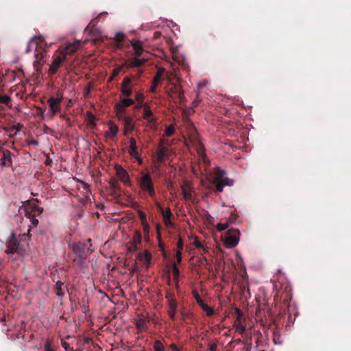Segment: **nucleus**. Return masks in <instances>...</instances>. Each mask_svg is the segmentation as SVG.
Instances as JSON below:
<instances>
[{"mask_svg": "<svg viewBox=\"0 0 351 351\" xmlns=\"http://www.w3.org/2000/svg\"><path fill=\"white\" fill-rule=\"evenodd\" d=\"M19 242L15 234L12 233L7 242V249L5 252L7 254H14L19 249Z\"/></svg>", "mask_w": 351, "mask_h": 351, "instance_id": "obj_8", "label": "nucleus"}, {"mask_svg": "<svg viewBox=\"0 0 351 351\" xmlns=\"http://www.w3.org/2000/svg\"><path fill=\"white\" fill-rule=\"evenodd\" d=\"M152 117H153L152 111L150 110L149 106H145L144 108L143 119L147 120V119L152 118Z\"/></svg>", "mask_w": 351, "mask_h": 351, "instance_id": "obj_33", "label": "nucleus"}, {"mask_svg": "<svg viewBox=\"0 0 351 351\" xmlns=\"http://www.w3.org/2000/svg\"><path fill=\"white\" fill-rule=\"evenodd\" d=\"M139 217L141 218L142 223H145V222H147V221L146 215H145V213L144 212L139 211Z\"/></svg>", "mask_w": 351, "mask_h": 351, "instance_id": "obj_53", "label": "nucleus"}, {"mask_svg": "<svg viewBox=\"0 0 351 351\" xmlns=\"http://www.w3.org/2000/svg\"><path fill=\"white\" fill-rule=\"evenodd\" d=\"M65 55L60 53V55L54 58L51 64L50 65L49 72L50 74L53 75L56 73L60 66L66 60Z\"/></svg>", "mask_w": 351, "mask_h": 351, "instance_id": "obj_9", "label": "nucleus"}, {"mask_svg": "<svg viewBox=\"0 0 351 351\" xmlns=\"http://www.w3.org/2000/svg\"><path fill=\"white\" fill-rule=\"evenodd\" d=\"M171 269L173 280L176 282V285L178 287L180 276V270L176 263H173Z\"/></svg>", "mask_w": 351, "mask_h": 351, "instance_id": "obj_26", "label": "nucleus"}, {"mask_svg": "<svg viewBox=\"0 0 351 351\" xmlns=\"http://www.w3.org/2000/svg\"><path fill=\"white\" fill-rule=\"evenodd\" d=\"M117 175L120 180L125 184H127L130 182V178L128 172L121 166L117 168Z\"/></svg>", "mask_w": 351, "mask_h": 351, "instance_id": "obj_17", "label": "nucleus"}, {"mask_svg": "<svg viewBox=\"0 0 351 351\" xmlns=\"http://www.w3.org/2000/svg\"><path fill=\"white\" fill-rule=\"evenodd\" d=\"M56 293L58 297H63L69 293L66 285L61 281H58L55 285Z\"/></svg>", "mask_w": 351, "mask_h": 351, "instance_id": "obj_11", "label": "nucleus"}, {"mask_svg": "<svg viewBox=\"0 0 351 351\" xmlns=\"http://www.w3.org/2000/svg\"><path fill=\"white\" fill-rule=\"evenodd\" d=\"M195 297L197 302L200 306V307H209L208 305L204 304L202 299L197 293L195 294Z\"/></svg>", "mask_w": 351, "mask_h": 351, "instance_id": "obj_46", "label": "nucleus"}, {"mask_svg": "<svg viewBox=\"0 0 351 351\" xmlns=\"http://www.w3.org/2000/svg\"><path fill=\"white\" fill-rule=\"evenodd\" d=\"M182 193L186 199H191L193 197L192 189L188 182H184L181 186Z\"/></svg>", "mask_w": 351, "mask_h": 351, "instance_id": "obj_18", "label": "nucleus"}, {"mask_svg": "<svg viewBox=\"0 0 351 351\" xmlns=\"http://www.w3.org/2000/svg\"><path fill=\"white\" fill-rule=\"evenodd\" d=\"M171 311H169V316L172 318V319H174V315L176 313V308H170Z\"/></svg>", "mask_w": 351, "mask_h": 351, "instance_id": "obj_57", "label": "nucleus"}, {"mask_svg": "<svg viewBox=\"0 0 351 351\" xmlns=\"http://www.w3.org/2000/svg\"><path fill=\"white\" fill-rule=\"evenodd\" d=\"M154 350L155 351H164L163 345L159 341H156L155 343H154Z\"/></svg>", "mask_w": 351, "mask_h": 351, "instance_id": "obj_42", "label": "nucleus"}, {"mask_svg": "<svg viewBox=\"0 0 351 351\" xmlns=\"http://www.w3.org/2000/svg\"><path fill=\"white\" fill-rule=\"evenodd\" d=\"M45 164L47 166H51V164H52V160L49 156H47V158H46V160L45 162Z\"/></svg>", "mask_w": 351, "mask_h": 351, "instance_id": "obj_59", "label": "nucleus"}, {"mask_svg": "<svg viewBox=\"0 0 351 351\" xmlns=\"http://www.w3.org/2000/svg\"><path fill=\"white\" fill-rule=\"evenodd\" d=\"M37 110L40 115H42V116L43 115V114L45 112V110H43L42 108L39 107L37 108Z\"/></svg>", "mask_w": 351, "mask_h": 351, "instance_id": "obj_63", "label": "nucleus"}, {"mask_svg": "<svg viewBox=\"0 0 351 351\" xmlns=\"http://www.w3.org/2000/svg\"><path fill=\"white\" fill-rule=\"evenodd\" d=\"M139 183L140 186L143 191L147 192L152 198L155 197L156 192L154 182L149 173H143Z\"/></svg>", "mask_w": 351, "mask_h": 351, "instance_id": "obj_4", "label": "nucleus"}, {"mask_svg": "<svg viewBox=\"0 0 351 351\" xmlns=\"http://www.w3.org/2000/svg\"><path fill=\"white\" fill-rule=\"evenodd\" d=\"M86 116H87V118H88V125L90 127V128H95L96 126V123H95V119H96V117L95 116L90 112H87L86 113Z\"/></svg>", "mask_w": 351, "mask_h": 351, "instance_id": "obj_30", "label": "nucleus"}, {"mask_svg": "<svg viewBox=\"0 0 351 351\" xmlns=\"http://www.w3.org/2000/svg\"><path fill=\"white\" fill-rule=\"evenodd\" d=\"M11 99L10 96L7 95H0V104H3L5 105H8V104L10 102Z\"/></svg>", "mask_w": 351, "mask_h": 351, "instance_id": "obj_40", "label": "nucleus"}, {"mask_svg": "<svg viewBox=\"0 0 351 351\" xmlns=\"http://www.w3.org/2000/svg\"><path fill=\"white\" fill-rule=\"evenodd\" d=\"M131 45L134 49V50H140V49H143V43L140 40H138V41H134V40H132L131 41Z\"/></svg>", "mask_w": 351, "mask_h": 351, "instance_id": "obj_38", "label": "nucleus"}, {"mask_svg": "<svg viewBox=\"0 0 351 351\" xmlns=\"http://www.w3.org/2000/svg\"><path fill=\"white\" fill-rule=\"evenodd\" d=\"M47 44L45 38L41 36L37 38V43H36L35 53L34 56L36 60L34 62V66L38 67L41 64V60L45 58L46 55L45 47Z\"/></svg>", "mask_w": 351, "mask_h": 351, "instance_id": "obj_3", "label": "nucleus"}, {"mask_svg": "<svg viewBox=\"0 0 351 351\" xmlns=\"http://www.w3.org/2000/svg\"><path fill=\"white\" fill-rule=\"evenodd\" d=\"M70 247L73 252L82 261L86 260L87 256L93 252L90 248L92 247V241L90 239H88L84 242H74L70 245Z\"/></svg>", "mask_w": 351, "mask_h": 351, "instance_id": "obj_2", "label": "nucleus"}, {"mask_svg": "<svg viewBox=\"0 0 351 351\" xmlns=\"http://www.w3.org/2000/svg\"><path fill=\"white\" fill-rule=\"evenodd\" d=\"M121 93L125 97H130L132 93V89L131 86H121Z\"/></svg>", "mask_w": 351, "mask_h": 351, "instance_id": "obj_35", "label": "nucleus"}, {"mask_svg": "<svg viewBox=\"0 0 351 351\" xmlns=\"http://www.w3.org/2000/svg\"><path fill=\"white\" fill-rule=\"evenodd\" d=\"M134 104V101L130 98H123L120 102L114 106V108H118V110H125V108Z\"/></svg>", "mask_w": 351, "mask_h": 351, "instance_id": "obj_15", "label": "nucleus"}, {"mask_svg": "<svg viewBox=\"0 0 351 351\" xmlns=\"http://www.w3.org/2000/svg\"><path fill=\"white\" fill-rule=\"evenodd\" d=\"M44 350L53 351V346H51V344L50 343V341L49 340L45 341V343H44Z\"/></svg>", "mask_w": 351, "mask_h": 351, "instance_id": "obj_47", "label": "nucleus"}, {"mask_svg": "<svg viewBox=\"0 0 351 351\" xmlns=\"http://www.w3.org/2000/svg\"><path fill=\"white\" fill-rule=\"evenodd\" d=\"M159 247H160V250L162 251L163 254H165V247H164V245L160 242V241H159Z\"/></svg>", "mask_w": 351, "mask_h": 351, "instance_id": "obj_62", "label": "nucleus"}, {"mask_svg": "<svg viewBox=\"0 0 351 351\" xmlns=\"http://www.w3.org/2000/svg\"><path fill=\"white\" fill-rule=\"evenodd\" d=\"M125 38V35L122 32H117L115 34L114 39L118 43L123 42Z\"/></svg>", "mask_w": 351, "mask_h": 351, "instance_id": "obj_43", "label": "nucleus"}, {"mask_svg": "<svg viewBox=\"0 0 351 351\" xmlns=\"http://www.w3.org/2000/svg\"><path fill=\"white\" fill-rule=\"evenodd\" d=\"M226 173L224 170L219 167H217L214 171V178L212 182L223 181L226 178H225Z\"/></svg>", "mask_w": 351, "mask_h": 351, "instance_id": "obj_19", "label": "nucleus"}, {"mask_svg": "<svg viewBox=\"0 0 351 351\" xmlns=\"http://www.w3.org/2000/svg\"><path fill=\"white\" fill-rule=\"evenodd\" d=\"M80 47V41H75L73 43L67 44L62 50L61 53L65 55L66 58L68 55H73Z\"/></svg>", "mask_w": 351, "mask_h": 351, "instance_id": "obj_10", "label": "nucleus"}, {"mask_svg": "<svg viewBox=\"0 0 351 351\" xmlns=\"http://www.w3.org/2000/svg\"><path fill=\"white\" fill-rule=\"evenodd\" d=\"M174 132H175V128L173 125H169V126H167L166 128V129L165 130V135L167 137H170V136H173Z\"/></svg>", "mask_w": 351, "mask_h": 351, "instance_id": "obj_37", "label": "nucleus"}, {"mask_svg": "<svg viewBox=\"0 0 351 351\" xmlns=\"http://www.w3.org/2000/svg\"><path fill=\"white\" fill-rule=\"evenodd\" d=\"M205 311V313H206L207 316H213L215 313H216V310H218V308H203Z\"/></svg>", "mask_w": 351, "mask_h": 351, "instance_id": "obj_49", "label": "nucleus"}, {"mask_svg": "<svg viewBox=\"0 0 351 351\" xmlns=\"http://www.w3.org/2000/svg\"><path fill=\"white\" fill-rule=\"evenodd\" d=\"M41 36H34L31 38L29 42L27 44V48H26V53H29L32 51V48L34 47L36 48V43H37V38H40Z\"/></svg>", "mask_w": 351, "mask_h": 351, "instance_id": "obj_31", "label": "nucleus"}, {"mask_svg": "<svg viewBox=\"0 0 351 351\" xmlns=\"http://www.w3.org/2000/svg\"><path fill=\"white\" fill-rule=\"evenodd\" d=\"M234 311H236V321H234V328H236L237 332L242 335L244 333V332H245V325L244 324L245 317H244V315L240 308H234Z\"/></svg>", "mask_w": 351, "mask_h": 351, "instance_id": "obj_7", "label": "nucleus"}, {"mask_svg": "<svg viewBox=\"0 0 351 351\" xmlns=\"http://www.w3.org/2000/svg\"><path fill=\"white\" fill-rule=\"evenodd\" d=\"M163 71H158L154 77L152 86L150 87V91L155 93L156 87L158 86L159 82L161 80V73Z\"/></svg>", "mask_w": 351, "mask_h": 351, "instance_id": "obj_23", "label": "nucleus"}, {"mask_svg": "<svg viewBox=\"0 0 351 351\" xmlns=\"http://www.w3.org/2000/svg\"><path fill=\"white\" fill-rule=\"evenodd\" d=\"M63 100V96L61 95L58 98L51 97L48 99L47 103L50 108L51 117H54L56 114L61 111V103Z\"/></svg>", "mask_w": 351, "mask_h": 351, "instance_id": "obj_6", "label": "nucleus"}, {"mask_svg": "<svg viewBox=\"0 0 351 351\" xmlns=\"http://www.w3.org/2000/svg\"><path fill=\"white\" fill-rule=\"evenodd\" d=\"M136 100L138 103H142L144 100V95L143 93H136Z\"/></svg>", "mask_w": 351, "mask_h": 351, "instance_id": "obj_52", "label": "nucleus"}, {"mask_svg": "<svg viewBox=\"0 0 351 351\" xmlns=\"http://www.w3.org/2000/svg\"><path fill=\"white\" fill-rule=\"evenodd\" d=\"M25 215L27 217H28L30 219L34 226H36L38 224V219L36 218L37 215H36L35 214H32V212L29 211V208H25Z\"/></svg>", "mask_w": 351, "mask_h": 351, "instance_id": "obj_24", "label": "nucleus"}, {"mask_svg": "<svg viewBox=\"0 0 351 351\" xmlns=\"http://www.w3.org/2000/svg\"><path fill=\"white\" fill-rule=\"evenodd\" d=\"M147 120V126L149 127L152 129H156L157 128V121L155 117H152Z\"/></svg>", "mask_w": 351, "mask_h": 351, "instance_id": "obj_36", "label": "nucleus"}, {"mask_svg": "<svg viewBox=\"0 0 351 351\" xmlns=\"http://www.w3.org/2000/svg\"><path fill=\"white\" fill-rule=\"evenodd\" d=\"M173 93L178 97V98L180 101H182V99L184 98V92L180 86H174Z\"/></svg>", "mask_w": 351, "mask_h": 351, "instance_id": "obj_32", "label": "nucleus"}, {"mask_svg": "<svg viewBox=\"0 0 351 351\" xmlns=\"http://www.w3.org/2000/svg\"><path fill=\"white\" fill-rule=\"evenodd\" d=\"M183 246H184L183 241H182V238H179L178 243H177L178 250H180V252H182Z\"/></svg>", "mask_w": 351, "mask_h": 351, "instance_id": "obj_54", "label": "nucleus"}, {"mask_svg": "<svg viewBox=\"0 0 351 351\" xmlns=\"http://www.w3.org/2000/svg\"><path fill=\"white\" fill-rule=\"evenodd\" d=\"M229 226V223L228 222L226 223H219L217 224V230L219 231V232H221L223 230H225L226 229H228Z\"/></svg>", "mask_w": 351, "mask_h": 351, "instance_id": "obj_41", "label": "nucleus"}, {"mask_svg": "<svg viewBox=\"0 0 351 351\" xmlns=\"http://www.w3.org/2000/svg\"><path fill=\"white\" fill-rule=\"evenodd\" d=\"M12 161L11 153L10 151H4L0 156V165L2 167H10L12 165Z\"/></svg>", "mask_w": 351, "mask_h": 351, "instance_id": "obj_12", "label": "nucleus"}, {"mask_svg": "<svg viewBox=\"0 0 351 351\" xmlns=\"http://www.w3.org/2000/svg\"><path fill=\"white\" fill-rule=\"evenodd\" d=\"M146 60L144 58L139 59L138 58H135L130 63L129 67H140L143 66Z\"/></svg>", "mask_w": 351, "mask_h": 351, "instance_id": "obj_28", "label": "nucleus"}, {"mask_svg": "<svg viewBox=\"0 0 351 351\" xmlns=\"http://www.w3.org/2000/svg\"><path fill=\"white\" fill-rule=\"evenodd\" d=\"M135 326H136L138 332L143 331L147 328V322L141 318L135 320Z\"/></svg>", "mask_w": 351, "mask_h": 351, "instance_id": "obj_27", "label": "nucleus"}, {"mask_svg": "<svg viewBox=\"0 0 351 351\" xmlns=\"http://www.w3.org/2000/svg\"><path fill=\"white\" fill-rule=\"evenodd\" d=\"M143 49H140V50H135L134 51V53H135V56L137 57H140L142 56L143 54Z\"/></svg>", "mask_w": 351, "mask_h": 351, "instance_id": "obj_58", "label": "nucleus"}, {"mask_svg": "<svg viewBox=\"0 0 351 351\" xmlns=\"http://www.w3.org/2000/svg\"><path fill=\"white\" fill-rule=\"evenodd\" d=\"M110 190L112 195L117 197L119 195V191L120 190V186L117 180L111 179L109 182Z\"/></svg>", "mask_w": 351, "mask_h": 351, "instance_id": "obj_20", "label": "nucleus"}, {"mask_svg": "<svg viewBox=\"0 0 351 351\" xmlns=\"http://www.w3.org/2000/svg\"><path fill=\"white\" fill-rule=\"evenodd\" d=\"M176 265L180 264L182 261V252L180 250H177L176 253Z\"/></svg>", "mask_w": 351, "mask_h": 351, "instance_id": "obj_51", "label": "nucleus"}, {"mask_svg": "<svg viewBox=\"0 0 351 351\" xmlns=\"http://www.w3.org/2000/svg\"><path fill=\"white\" fill-rule=\"evenodd\" d=\"M274 289L277 291V297L280 298L281 304L284 307H291L292 298L291 287L284 276H279L276 280H271Z\"/></svg>", "mask_w": 351, "mask_h": 351, "instance_id": "obj_1", "label": "nucleus"}, {"mask_svg": "<svg viewBox=\"0 0 351 351\" xmlns=\"http://www.w3.org/2000/svg\"><path fill=\"white\" fill-rule=\"evenodd\" d=\"M130 149L128 150L130 154L132 156H133L137 159H139L138 156L137 146H136L135 139L134 138H130Z\"/></svg>", "mask_w": 351, "mask_h": 351, "instance_id": "obj_21", "label": "nucleus"}, {"mask_svg": "<svg viewBox=\"0 0 351 351\" xmlns=\"http://www.w3.org/2000/svg\"><path fill=\"white\" fill-rule=\"evenodd\" d=\"M160 36H161V33H160V32H155V33H154V39H157V38H158Z\"/></svg>", "mask_w": 351, "mask_h": 351, "instance_id": "obj_61", "label": "nucleus"}, {"mask_svg": "<svg viewBox=\"0 0 351 351\" xmlns=\"http://www.w3.org/2000/svg\"><path fill=\"white\" fill-rule=\"evenodd\" d=\"M32 214H35L36 215H40L42 214L43 211V208L39 207L38 206L34 204L31 206V210H29Z\"/></svg>", "mask_w": 351, "mask_h": 351, "instance_id": "obj_34", "label": "nucleus"}, {"mask_svg": "<svg viewBox=\"0 0 351 351\" xmlns=\"http://www.w3.org/2000/svg\"><path fill=\"white\" fill-rule=\"evenodd\" d=\"M116 112V115L118 117L119 119H121L123 121V117H125L123 113L125 110H118V108H114Z\"/></svg>", "mask_w": 351, "mask_h": 351, "instance_id": "obj_50", "label": "nucleus"}, {"mask_svg": "<svg viewBox=\"0 0 351 351\" xmlns=\"http://www.w3.org/2000/svg\"><path fill=\"white\" fill-rule=\"evenodd\" d=\"M123 124H124V134L127 135L128 132H132L135 128L134 123L133 122V119L130 117H123Z\"/></svg>", "mask_w": 351, "mask_h": 351, "instance_id": "obj_13", "label": "nucleus"}, {"mask_svg": "<svg viewBox=\"0 0 351 351\" xmlns=\"http://www.w3.org/2000/svg\"><path fill=\"white\" fill-rule=\"evenodd\" d=\"M118 130V127L114 123H110L106 134L108 136H111V137L112 138L117 135Z\"/></svg>", "mask_w": 351, "mask_h": 351, "instance_id": "obj_29", "label": "nucleus"}, {"mask_svg": "<svg viewBox=\"0 0 351 351\" xmlns=\"http://www.w3.org/2000/svg\"><path fill=\"white\" fill-rule=\"evenodd\" d=\"M62 347H63L64 350L66 351H73L72 348L70 347L69 343L64 340H62Z\"/></svg>", "mask_w": 351, "mask_h": 351, "instance_id": "obj_48", "label": "nucleus"}, {"mask_svg": "<svg viewBox=\"0 0 351 351\" xmlns=\"http://www.w3.org/2000/svg\"><path fill=\"white\" fill-rule=\"evenodd\" d=\"M167 152V147L162 146V145H159L156 152V160L159 164L165 160Z\"/></svg>", "mask_w": 351, "mask_h": 351, "instance_id": "obj_16", "label": "nucleus"}, {"mask_svg": "<svg viewBox=\"0 0 351 351\" xmlns=\"http://www.w3.org/2000/svg\"><path fill=\"white\" fill-rule=\"evenodd\" d=\"M216 350H217L216 344H212L210 346V351H216Z\"/></svg>", "mask_w": 351, "mask_h": 351, "instance_id": "obj_60", "label": "nucleus"}, {"mask_svg": "<svg viewBox=\"0 0 351 351\" xmlns=\"http://www.w3.org/2000/svg\"><path fill=\"white\" fill-rule=\"evenodd\" d=\"M122 69V66H119L117 68H115L113 69V71H112V77H116L117 75H119V73H120V71H121Z\"/></svg>", "mask_w": 351, "mask_h": 351, "instance_id": "obj_56", "label": "nucleus"}, {"mask_svg": "<svg viewBox=\"0 0 351 351\" xmlns=\"http://www.w3.org/2000/svg\"><path fill=\"white\" fill-rule=\"evenodd\" d=\"M144 258L147 265H149L152 259V254L146 250L144 253Z\"/></svg>", "mask_w": 351, "mask_h": 351, "instance_id": "obj_44", "label": "nucleus"}, {"mask_svg": "<svg viewBox=\"0 0 351 351\" xmlns=\"http://www.w3.org/2000/svg\"><path fill=\"white\" fill-rule=\"evenodd\" d=\"M142 237L141 233L138 230H135L134 232V235L132 239L130 242V244L134 245V250H137V245L141 243Z\"/></svg>", "mask_w": 351, "mask_h": 351, "instance_id": "obj_22", "label": "nucleus"}, {"mask_svg": "<svg viewBox=\"0 0 351 351\" xmlns=\"http://www.w3.org/2000/svg\"><path fill=\"white\" fill-rule=\"evenodd\" d=\"M213 184L215 185V191L217 193H221L223 190V187L225 186H232L233 180L226 178L223 181L219 182H212Z\"/></svg>", "mask_w": 351, "mask_h": 351, "instance_id": "obj_14", "label": "nucleus"}, {"mask_svg": "<svg viewBox=\"0 0 351 351\" xmlns=\"http://www.w3.org/2000/svg\"><path fill=\"white\" fill-rule=\"evenodd\" d=\"M170 348L173 351H178V348L174 344H171V346H170Z\"/></svg>", "mask_w": 351, "mask_h": 351, "instance_id": "obj_64", "label": "nucleus"}, {"mask_svg": "<svg viewBox=\"0 0 351 351\" xmlns=\"http://www.w3.org/2000/svg\"><path fill=\"white\" fill-rule=\"evenodd\" d=\"M143 232L145 234H149V226L147 222L145 223H142Z\"/></svg>", "mask_w": 351, "mask_h": 351, "instance_id": "obj_55", "label": "nucleus"}, {"mask_svg": "<svg viewBox=\"0 0 351 351\" xmlns=\"http://www.w3.org/2000/svg\"><path fill=\"white\" fill-rule=\"evenodd\" d=\"M194 245L196 248L201 250L202 254L205 253L207 252V249L202 244V243L198 241L197 239H195V241L193 243Z\"/></svg>", "mask_w": 351, "mask_h": 351, "instance_id": "obj_39", "label": "nucleus"}, {"mask_svg": "<svg viewBox=\"0 0 351 351\" xmlns=\"http://www.w3.org/2000/svg\"><path fill=\"white\" fill-rule=\"evenodd\" d=\"M240 231L238 229L231 228L225 235L224 243L228 248L235 247L239 241Z\"/></svg>", "mask_w": 351, "mask_h": 351, "instance_id": "obj_5", "label": "nucleus"}, {"mask_svg": "<svg viewBox=\"0 0 351 351\" xmlns=\"http://www.w3.org/2000/svg\"><path fill=\"white\" fill-rule=\"evenodd\" d=\"M132 83V79L130 77H125L122 83L121 86H130Z\"/></svg>", "mask_w": 351, "mask_h": 351, "instance_id": "obj_45", "label": "nucleus"}, {"mask_svg": "<svg viewBox=\"0 0 351 351\" xmlns=\"http://www.w3.org/2000/svg\"><path fill=\"white\" fill-rule=\"evenodd\" d=\"M161 210L165 224L167 226L171 224V217L172 213L170 208H167L166 210H163L162 208Z\"/></svg>", "mask_w": 351, "mask_h": 351, "instance_id": "obj_25", "label": "nucleus"}]
</instances>
